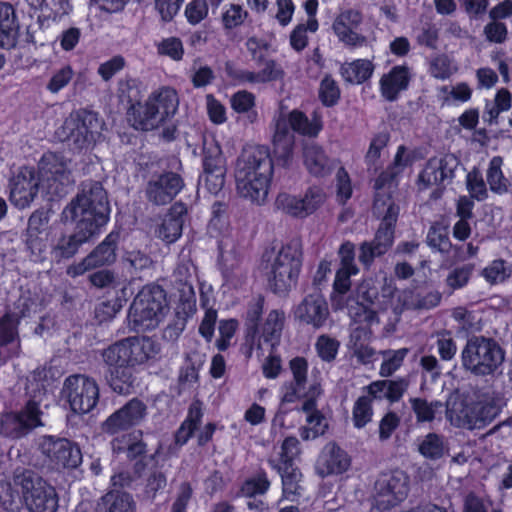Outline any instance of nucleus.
I'll return each instance as SVG.
<instances>
[{"label":"nucleus","instance_id":"obj_1","mask_svg":"<svg viewBox=\"0 0 512 512\" xmlns=\"http://www.w3.org/2000/svg\"><path fill=\"white\" fill-rule=\"evenodd\" d=\"M110 206L107 192L100 182H94L85 188L71 203V217L76 220L75 232L63 231L51 235L50 261L61 263L72 258L79 247L100 233L109 221Z\"/></svg>","mask_w":512,"mask_h":512},{"label":"nucleus","instance_id":"obj_2","mask_svg":"<svg viewBox=\"0 0 512 512\" xmlns=\"http://www.w3.org/2000/svg\"><path fill=\"white\" fill-rule=\"evenodd\" d=\"M160 351V344L147 336H130L108 345L101 351L107 384L120 395L132 393L137 366L155 358Z\"/></svg>","mask_w":512,"mask_h":512},{"label":"nucleus","instance_id":"obj_3","mask_svg":"<svg viewBox=\"0 0 512 512\" xmlns=\"http://www.w3.org/2000/svg\"><path fill=\"white\" fill-rule=\"evenodd\" d=\"M302 258V247L297 240L281 247L273 242L264 248L260 267L265 272L268 287L274 294L285 297L296 286Z\"/></svg>","mask_w":512,"mask_h":512},{"label":"nucleus","instance_id":"obj_4","mask_svg":"<svg viewBox=\"0 0 512 512\" xmlns=\"http://www.w3.org/2000/svg\"><path fill=\"white\" fill-rule=\"evenodd\" d=\"M179 107V97L176 89L161 86L152 91L142 103L127 107V118L132 127L138 131H154L172 118Z\"/></svg>","mask_w":512,"mask_h":512},{"label":"nucleus","instance_id":"obj_5","mask_svg":"<svg viewBox=\"0 0 512 512\" xmlns=\"http://www.w3.org/2000/svg\"><path fill=\"white\" fill-rule=\"evenodd\" d=\"M168 309L166 291L158 284L144 286L136 295L128 311L132 330L145 332L155 329Z\"/></svg>","mask_w":512,"mask_h":512},{"label":"nucleus","instance_id":"obj_6","mask_svg":"<svg viewBox=\"0 0 512 512\" xmlns=\"http://www.w3.org/2000/svg\"><path fill=\"white\" fill-rule=\"evenodd\" d=\"M462 366L476 376L492 375L504 362L505 352L492 338L474 336L461 353Z\"/></svg>","mask_w":512,"mask_h":512},{"label":"nucleus","instance_id":"obj_7","mask_svg":"<svg viewBox=\"0 0 512 512\" xmlns=\"http://www.w3.org/2000/svg\"><path fill=\"white\" fill-rule=\"evenodd\" d=\"M14 484L20 487L24 503L30 512H56L59 497L54 486L30 469L15 474Z\"/></svg>","mask_w":512,"mask_h":512},{"label":"nucleus","instance_id":"obj_8","mask_svg":"<svg viewBox=\"0 0 512 512\" xmlns=\"http://www.w3.org/2000/svg\"><path fill=\"white\" fill-rule=\"evenodd\" d=\"M99 392L96 380L83 374L68 376L62 388L63 397L76 414L91 412L99 401Z\"/></svg>","mask_w":512,"mask_h":512},{"label":"nucleus","instance_id":"obj_9","mask_svg":"<svg viewBox=\"0 0 512 512\" xmlns=\"http://www.w3.org/2000/svg\"><path fill=\"white\" fill-rule=\"evenodd\" d=\"M40 404L29 399L17 412H5L0 417V434L10 439H20L42 425Z\"/></svg>","mask_w":512,"mask_h":512},{"label":"nucleus","instance_id":"obj_10","mask_svg":"<svg viewBox=\"0 0 512 512\" xmlns=\"http://www.w3.org/2000/svg\"><path fill=\"white\" fill-rule=\"evenodd\" d=\"M39 448L55 470L75 469L82 463L80 447L69 439L46 435Z\"/></svg>","mask_w":512,"mask_h":512},{"label":"nucleus","instance_id":"obj_11","mask_svg":"<svg viewBox=\"0 0 512 512\" xmlns=\"http://www.w3.org/2000/svg\"><path fill=\"white\" fill-rule=\"evenodd\" d=\"M407 494L408 477L401 470L382 473L375 481L373 498L379 510L396 506Z\"/></svg>","mask_w":512,"mask_h":512},{"label":"nucleus","instance_id":"obj_12","mask_svg":"<svg viewBox=\"0 0 512 512\" xmlns=\"http://www.w3.org/2000/svg\"><path fill=\"white\" fill-rule=\"evenodd\" d=\"M63 128L68 131L66 137L74 149L78 151L88 149L95 142L98 134V115L85 109L80 110L64 122Z\"/></svg>","mask_w":512,"mask_h":512},{"label":"nucleus","instance_id":"obj_13","mask_svg":"<svg viewBox=\"0 0 512 512\" xmlns=\"http://www.w3.org/2000/svg\"><path fill=\"white\" fill-rule=\"evenodd\" d=\"M185 182L183 177L174 171L154 173L145 187L147 200L156 206L171 203L183 190Z\"/></svg>","mask_w":512,"mask_h":512},{"label":"nucleus","instance_id":"obj_14","mask_svg":"<svg viewBox=\"0 0 512 512\" xmlns=\"http://www.w3.org/2000/svg\"><path fill=\"white\" fill-rule=\"evenodd\" d=\"M41 179L33 166H22L9 180V200L18 209L31 205L39 192Z\"/></svg>","mask_w":512,"mask_h":512},{"label":"nucleus","instance_id":"obj_15","mask_svg":"<svg viewBox=\"0 0 512 512\" xmlns=\"http://www.w3.org/2000/svg\"><path fill=\"white\" fill-rule=\"evenodd\" d=\"M236 192L239 197L256 200V146L246 144L239 154L235 165Z\"/></svg>","mask_w":512,"mask_h":512},{"label":"nucleus","instance_id":"obj_16","mask_svg":"<svg viewBox=\"0 0 512 512\" xmlns=\"http://www.w3.org/2000/svg\"><path fill=\"white\" fill-rule=\"evenodd\" d=\"M292 314L294 320L299 324L319 330L326 325L330 310L322 293L314 291L304 296L294 307Z\"/></svg>","mask_w":512,"mask_h":512},{"label":"nucleus","instance_id":"obj_17","mask_svg":"<svg viewBox=\"0 0 512 512\" xmlns=\"http://www.w3.org/2000/svg\"><path fill=\"white\" fill-rule=\"evenodd\" d=\"M146 415V404L139 398L134 397L109 415L103 422L102 429L109 435H115L139 425Z\"/></svg>","mask_w":512,"mask_h":512},{"label":"nucleus","instance_id":"obj_18","mask_svg":"<svg viewBox=\"0 0 512 512\" xmlns=\"http://www.w3.org/2000/svg\"><path fill=\"white\" fill-rule=\"evenodd\" d=\"M326 200V194L321 187L312 186L307 189L303 198L281 194L276 203L284 212L294 217H306L314 213Z\"/></svg>","mask_w":512,"mask_h":512},{"label":"nucleus","instance_id":"obj_19","mask_svg":"<svg viewBox=\"0 0 512 512\" xmlns=\"http://www.w3.org/2000/svg\"><path fill=\"white\" fill-rule=\"evenodd\" d=\"M459 165L460 160L454 154H446L442 158H431L420 173L419 181L425 187L433 185L445 187L452 182Z\"/></svg>","mask_w":512,"mask_h":512},{"label":"nucleus","instance_id":"obj_20","mask_svg":"<svg viewBox=\"0 0 512 512\" xmlns=\"http://www.w3.org/2000/svg\"><path fill=\"white\" fill-rule=\"evenodd\" d=\"M187 207L182 201L174 202L156 229V235L166 244L175 243L183 233Z\"/></svg>","mask_w":512,"mask_h":512},{"label":"nucleus","instance_id":"obj_21","mask_svg":"<svg viewBox=\"0 0 512 512\" xmlns=\"http://www.w3.org/2000/svg\"><path fill=\"white\" fill-rule=\"evenodd\" d=\"M120 234L110 232L104 240L98 244L81 262V272L105 265H111L116 261V250Z\"/></svg>","mask_w":512,"mask_h":512},{"label":"nucleus","instance_id":"obj_22","mask_svg":"<svg viewBox=\"0 0 512 512\" xmlns=\"http://www.w3.org/2000/svg\"><path fill=\"white\" fill-rule=\"evenodd\" d=\"M19 21L12 4L0 2V48L11 49L19 37Z\"/></svg>","mask_w":512,"mask_h":512},{"label":"nucleus","instance_id":"obj_23","mask_svg":"<svg viewBox=\"0 0 512 512\" xmlns=\"http://www.w3.org/2000/svg\"><path fill=\"white\" fill-rule=\"evenodd\" d=\"M203 417V402L199 399H194L188 407L185 419L181 422L174 434V441L176 445L184 446L188 443V441L195 435L196 431L199 430Z\"/></svg>","mask_w":512,"mask_h":512},{"label":"nucleus","instance_id":"obj_24","mask_svg":"<svg viewBox=\"0 0 512 512\" xmlns=\"http://www.w3.org/2000/svg\"><path fill=\"white\" fill-rule=\"evenodd\" d=\"M304 164L315 176H325L333 169V161L326 155L323 148L314 142H308L303 148Z\"/></svg>","mask_w":512,"mask_h":512},{"label":"nucleus","instance_id":"obj_25","mask_svg":"<svg viewBox=\"0 0 512 512\" xmlns=\"http://www.w3.org/2000/svg\"><path fill=\"white\" fill-rule=\"evenodd\" d=\"M446 417L450 423L459 428L472 430L471 403L458 394L450 395L445 403Z\"/></svg>","mask_w":512,"mask_h":512},{"label":"nucleus","instance_id":"obj_26","mask_svg":"<svg viewBox=\"0 0 512 512\" xmlns=\"http://www.w3.org/2000/svg\"><path fill=\"white\" fill-rule=\"evenodd\" d=\"M446 417L450 423L459 428L472 430L471 403L458 394L450 395L445 403Z\"/></svg>","mask_w":512,"mask_h":512},{"label":"nucleus","instance_id":"obj_27","mask_svg":"<svg viewBox=\"0 0 512 512\" xmlns=\"http://www.w3.org/2000/svg\"><path fill=\"white\" fill-rule=\"evenodd\" d=\"M96 512H136V503L129 493L111 490L98 501Z\"/></svg>","mask_w":512,"mask_h":512},{"label":"nucleus","instance_id":"obj_28","mask_svg":"<svg viewBox=\"0 0 512 512\" xmlns=\"http://www.w3.org/2000/svg\"><path fill=\"white\" fill-rule=\"evenodd\" d=\"M36 170L40 179L58 181L67 172V165L61 153L46 152L42 155Z\"/></svg>","mask_w":512,"mask_h":512},{"label":"nucleus","instance_id":"obj_29","mask_svg":"<svg viewBox=\"0 0 512 512\" xmlns=\"http://www.w3.org/2000/svg\"><path fill=\"white\" fill-rule=\"evenodd\" d=\"M409 82L408 69L406 67H394L390 73L381 78L382 95L389 101L397 98L401 90L407 88Z\"/></svg>","mask_w":512,"mask_h":512},{"label":"nucleus","instance_id":"obj_30","mask_svg":"<svg viewBox=\"0 0 512 512\" xmlns=\"http://www.w3.org/2000/svg\"><path fill=\"white\" fill-rule=\"evenodd\" d=\"M51 235L52 232L41 234H26V246L30 251L34 262H44L51 257Z\"/></svg>","mask_w":512,"mask_h":512},{"label":"nucleus","instance_id":"obj_31","mask_svg":"<svg viewBox=\"0 0 512 512\" xmlns=\"http://www.w3.org/2000/svg\"><path fill=\"white\" fill-rule=\"evenodd\" d=\"M373 213L382 217V222L394 225L399 214V207L391 199L390 191H376L373 204Z\"/></svg>","mask_w":512,"mask_h":512},{"label":"nucleus","instance_id":"obj_32","mask_svg":"<svg viewBox=\"0 0 512 512\" xmlns=\"http://www.w3.org/2000/svg\"><path fill=\"white\" fill-rule=\"evenodd\" d=\"M285 313L282 309H273L267 315L262 328V336L270 343L271 349L279 343L284 327Z\"/></svg>","mask_w":512,"mask_h":512},{"label":"nucleus","instance_id":"obj_33","mask_svg":"<svg viewBox=\"0 0 512 512\" xmlns=\"http://www.w3.org/2000/svg\"><path fill=\"white\" fill-rule=\"evenodd\" d=\"M113 450L116 453L125 452L129 460H137L143 457L147 451V445L142 439H137L134 434L123 435L112 441Z\"/></svg>","mask_w":512,"mask_h":512},{"label":"nucleus","instance_id":"obj_34","mask_svg":"<svg viewBox=\"0 0 512 512\" xmlns=\"http://www.w3.org/2000/svg\"><path fill=\"white\" fill-rule=\"evenodd\" d=\"M472 429H480L491 423L500 413V406L494 401L471 403Z\"/></svg>","mask_w":512,"mask_h":512},{"label":"nucleus","instance_id":"obj_35","mask_svg":"<svg viewBox=\"0 0 512 512\" xmlns=\"http://www.w3.org/2000/svg\"><path fill=\"white\" fill-rule=\"evenodd\" d=\"M258 193L263 190V198L268 195L271 179L273 176L274 166L270 157L268 148L258 146Z\"/></svg>","mask_w":512,"mask_h":512},{"label":"nucleus","instance_id":"obj_36","mask_svg":"<svg viewBox=\"0 0 512 512\" xmlns=\"http://www.w3.org/2000/svg\"><path fill=\"white\" fill-rule=\"evenodd\" d=\"M373 69V64L369 60L360 59L344 64L341 67V74L347 82L360 84L370 78Z\"/></svg>","mask_w":512,"mask_h":512},{"label":"nucleus","instance_id":"obj_37","mask_svg":"<svg viewBox=\"0 0 512 512\" xmlns=\"http://www.w3.org/2000/svg\"><path fill=\"white\" fill-rule=\"evenodd\" d=\"M328 451L321 456V460L326 465V473H342L349 467V459L346 453L332 444L327 447Z\"/></svg>","mask_w":512,"mask_h":512},{"label":"nucleus","instance_id":"obj_38","mask_svg":"<svg viewBox=\"0 0 512 512\" xmlns=\"http://www.w3.org/2000/svg\"><path fill=\"white\" fill-rule=\"evenodd\" d=\"M357 303L363 308L377 307L379 303V285L372 278L363 280L356 288Z\"/></svg>","mask_w":512,"mask_h":512},{"label":"nucleus","instance_id":"obj_39","mask_svg":"<svg viewBox=\"0 0 512 512\" xmlns=\"http://www.w3.org/2000/svg\"><path fill=\"white\" fill-rule=\"evenodd\" d=\"M200 304L201 307L206 308V310L199 324L198 333L207 343H210L214 337L218 312L212 307L207 308L209 305V299L203 294L200 296Z\"/></svg>","mask_w":512,"mask_h":512},{"label":"nucleus","instance_id":"obj_40","mask_svg":"<svg viewBox=\"0 0 512 512\" xmlns=\"http://www.w3.org/2000/svg\"><path fill=\"white\" fill-rule=\"evenodd\" d=\"M256 344V304H250L247 311L245 322L244 342L241 343L239 351L246 358H250L253 354Z\"/></svg>","mask_w":512,"mask_h":512},{"label":"nucleus","instance_id":"obj_41","mask_svg":"<svg viewBox=\"0 0 512 512\" xmlns=\"http://www.w3.org/2000/svg\"><path fill=\"white\" fill-rule=\"evenodd\" d=\"M294 145V135L290 133L286 127H277V131L273 138L274 154L278 159L286 163L291 155Z\"/></svg>","mask_w":512,"mask_h":512},{"label":"nucleus","instance_id":"obj_42","mask_svg":"<svg viewBox=\"0 0 512 512\" xmlns=\"http://www.w3.org/2000/svg\"><path fill=\"white\" fill-rule=\"evenodd\" d=\"M475 269L472 263L457 266L449 271L445 279V286L449 289L450 293L465 287Z\"/></svg>","mask_w":512,"mask_h":512},{"label":"nucleus","instance_id":"obj_43","mask_svg":"<svg viewBox=\"0 0 512 512\" xmlns=\"http://www.w3.org/2000/svg\"><path fill=\"white\" fill-rule=\"evenodd\" d=\"M411 408L416 415L417 422H432L435 414L443 408L444 404L440 401L428 402L423 398H410Z\"/></svg>","mask_w":512,"mask_h":512},{"label":"nucleus","instance_id":"obj_44","mask_svg":"<svg viewBox=\"0 0 512 512\" xmlns=\"http://www.w3.org/2000/svg\"><path fill=\"white\" fill-rule=\"evenodd\" d=\"M118 97L121 102H126L128 107L142 103L139 81L135 78L125 77L118 82Z\"/></svg>","mask_w":512,"mask_h":512},{"label":"nucleus","instance_id":"obj_45","mask_svg":"<svg viewBox=\"0 0 512 512\" xmlns=\"http://www.w3.org/2000/svg\"><path fill=\"white\" fill-rule=\"evenodd\" d=\"M418 451L428 459L436 460L444 455L445 444L442 436L436 433L427 434L419 444Z\"/></svg>","mask_w":512,"mask_h":512},{"label":"nucleus","instance_id":"obj_46","mask_svg":"<svg viewBox=\"0 0 512 512\" xmlns=\"http://www.w3.org/2000/svg\"><path fill=\"white\" fill-rule=\"evenodd\" d=\"M373 416L372 398L360 396L354 403L352 420L356 428L361 429L371 422Z\"/></svg>","mask_w":512,"mask_h":512},{"label":"nucleus","instance_id":"obj_47","mask_svg":"<svg viewBox=\"0 0 512 512\" xmlns=\"http://www.w3.org/2000/svg\"><path fill=\"white\" fill-rule=\"evenodd\" d=\"M408 352L409 350L407 348L383 351L381 353L383 356V362L381 364L379 374L382 377L391 376L400 368Z\"/></svg>","mask_w":512,"mask_h":512},{"label":"nucleus","instance_id":"obj_48","mask_svg":"<svg viewBox=\"0 0 512 512\" xmlns=\"http://www.w3.org/2000/svg\"><path fill=\"white\" fill-rule=\"evenodd\" d=\"M289 124L294 131L307 136H316L321 129L319 120L310 122L302 112L297 110L290 113Z\"/></svg>","mask_w":512,"mask_h":512},{"label":"nucleus","instance_id":"obj_49","mask_svg":"<svg viewBox=\"0 0 512 512\" xmlns=\"http://www.w3.org/2000/svg\"><path fill=\"white\" fill-rule=\"evenodd\" d=\"M42 15L53 21L69 14L72 9L70 0H37Z\"/></svg>","mask_w":512,"mask_h":512},{"label":"nucleus","instance_id":"obj_50","mask_svg":"<svg viewBox=\"0 0 512 512\" xmlns=\"http://www.w3.org/2000/svg\"><path fill=\"white\" fill-rule=\"evenodd\" d=\"M239 323L237 319H221L218 325L219 337L215 341V346L220 352H225L231 345Z\"/></svg>","mask_w":512,"mask_h":512},{"label":"nucleus","instance_id":"obj_51","mask_svg":"<svg viewBox=\"0 0 512 512\" xmlns=\"http://www.w3.org/2000/svg\"><path fill=\"white\" fill-rule=\"evenodd\" d=\"M224 70L226 78L233 86L256 82V72L241 69L232 60H228L225 62Z\"/></svg>","mask_w":512,"mask_h":512},{"label":"nucleus","instance_id":"obj_52","mask_svg":"<svg viewBox=\"0 0 512 512\" xmlns=\"http://www.w3.org/2000/svg\"><path fill=\"white\" fill-rule=\"evenodd\" d=\"M501 165L502 158L498 156L493 157L487 171V181L490 189L498 193L507 191V180L503 176Z\"/></svg>","mask_w":512,"mask_h":512},{"label":"nucleus","instance_id":"obj_53","mask_svg":"<svg viewBox=\"0 0 512 512\" xmlns=\"http://www.w3.org/2000/svg\"><path fill=\"white\" fill-rule=\"evenodd\" d=\"M156 48L159 55L169 57L173 61L183 59L184 47L181 39L178 37L171 36L163 38L156 44Z\"/></svg>","mask_w":512,"mask_h":512},{"label":"nucleus","instance_id":"obj_54","mask_svg":"<svg viewBox=\"0 0 512 512\" xmlns=\"http://www.w3.org/2000/svg\"><path fill=\"white\" fill-rule=\"evenodd\" d=\"M308 426L301 429V437L304 440L314 439L320 435H323L328 427L324 416L319 412L315 411L307 416Z\"/></svg>","mask_w":512,"mask_h":512},{"label":"nucleus","instance_id":"obj_55","mask_svg":"<svg viewBox=\"0 0 512 512\" xmlns=\"http://www.w3.org/2000/svg\"><path fill=\"white\" fill-rule=\"evenodd\" d=\"M318 28V22L315 18H309L307 24H299L290 35V44L296 51L303 50L308 43V37L306 32H315Z\"/></svg>","mask_w":512,"mask_h":512},{"label":"nucleus","instance_id":"obj_56","mask_svg":"<svg viewBox=\"0 0 512 512\" xmlns=\"http://www.w3.org/2000/svg\"><path fill=\"white\" fill-rule=\"evenodd\" d=\"M202 165H203V172L204 171L219 172V171L226 170L225 160L223 158L220 146L215 145L213 147H208V148L203 149Z\"/></svg>","mask_w":512,"mask_h":512},{"label":"nucleus","instance_id":"obj_57","mask_svg":"<svg viewBox=\"0 0 512 512\" xmlns=\"http://www.w3.org/2000/svg\"><path fill=\"white\" fill-rule=\"evenodd\" d=\"M467 189L472 198L478 201L487 197V189L483 177L477 168H473L466 178Z\"/></svg>","mask_w":512,"mask_h":512},{"label":"nucleus","instance_id":"obj_58","mask_svg":"<svg viewBox=\"0 0 512 512\" xmlns=\"http://www.w3.org/2000/svg\"><path fill=\"white\" fill-rule=\"evenodd\" d=\"M393 226L384 222L381 223L372 241L377 250L376 254H385L392 246L394 240Z\"/></svg>","mask_w":512,"mask_h":512},{"label":"nucleus","instance_id":"obj_59","mask_svg":"<svg viewBox=\"0 0 512 512\" xmlns=\"http://www.w3.org/2000/svg\"><path fill=\"white\" fill-rule=\"evenodd\" d=\"M282 484H283V493L288 495H295L298 493L299 481L301 478V473L293 468L292 465L282 466L280 467Z\"/></svg>","mask_w":512,"mask_h":512},{"label":"nucleus","instance_id":"obj_60","mask_svg":"<svg viewBox=\"0 0 512 512\" xmlns=\"http://www.w3.org/2000/svg\"><path fill=\"white\" fill-rule=\"evenodd\" d=\"M427 243L430 247L443 253L448 252L451 247L446 229L435 225L431 226L428 231Z\"/></svg>","mask_w":512,"mask_h":512},{"label":"nucleus","instance_id":"obj_61","mask_svg":"<svg viewBox=\"0 0 512 512\" xmlns=\"http://www.w3.org/2000/svg\"><path fill=\"white\" fill-rule=\"evenodd\" d=\"M283 69L272 59L258 61V81H275L283 77Z\"/></svg>","mask_w":512,"mask_h":512},{"label":"nucleus","instance_id":"obj_62","mask_svg":"<svg viewBox=\"0 0 512 512\" xmlns=\"http://www.w3.org/2000/svg\"><path fill=\"white\" fill-rule=\"evenodd\" d=\"M247 16V11L243 10L241 5L231 4L222 15L223 27L228 30L236 28L244 22Z\"/></svg>","mask_w":512,"mask_h":512},{"label":"nucleus","instance_id":"obj_63","mask_svg":"<svg viewBox=\"0 0 512 512\" xmlns=\"http://www.w3.org/2000/svg\"><path fill=\"white\" fill-rule=\"evenodd\" d=\"M319 96L326 106L334 105L340 96V91L336 82L329 76H326L320 85Z\"/></svg>","mask_w":512,"mask_h":512},{"label":"nucleus","instance_id":"obj_64","mask_svg":"<svg viewBox=\"0 0 512 512\" xmlns=\"http://www.w3.org/2000/svg\"><path fill=\"white\" fill-rule=\"evenodd\" d=\"M339 342L327 335H321L316 342V349L324 361H332L337 354Z\"/></svg>","mask_w":512,"mask_h":512}]
</instances>
